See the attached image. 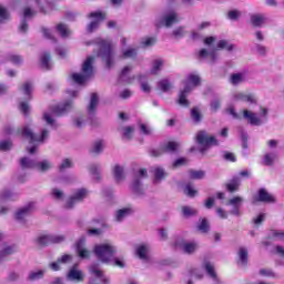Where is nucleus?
<instances>
[{
  "instance_id": "obj_43",
  "label": "nucleus",
  "mask_w": 284,
  "mask_h": 284,
  "mask_svg": "<svg viewBox=\"0 0 284 284\" xmlns=\"http://www.w3.org/2000/svg\"><path fill=\"white\" fill-rule=\"evenodd\" d=\"M181 148V143L170 141L163 146L164 152H176Z\"/></svg>"
},
{
  "instance_id": "obj_55",
  "label": "nucleus",
  "mask_w": 284,
  "mask_h": 284,
  "mask_svg": "<svg viewBox=\"0 0 284 284\" xmlns=\"http://www.w3.org/2000/svg\"><path fill=\"white\" fill-rule=\"evenodd\" d=\"M184 194H186V196L194 197V196H196V194H199V191H196V189L193 185L187 184L184 187Z\"/></svg>"
},
{
  "instance_id": "obj_52",
  "label": "nucleus",
  "mask_w": 284,
  "mask_h": 284,
  "mask_svg": "<svg viewBox=\"0 0 284 284\" xmlns=\"http://www.w3.org/2000/svg\"><path fill=\"white\" fill-rule=\"evenodd\" d=\"M113 174H114L115 181H123L124 173H123L122 166L115 165L113 168Z\"/></svg>"
},
{
  "instance_id": "obj_35",
  "label": "nucleus",
  "mask_w": 284,
  "mask_h": 284,
  "mask_svg": "<svg viewBox=\"0 0 284 284\" xmlns=\"http://www.w3.org/2000/svg\"><path fill=\"white\" fill-rule=\"evenodd\" d=\"M136 254L141 261H148L150 248L145 244H141L136 247Z\"/></svg>"
},
{
  "instance_id": "obj_10",
  "label": "nucleus",
  "mask_w": 284,
  "mask_h": 284,
  "mask_svg": "<svg viewBox=\"0 0 284 284\" xmlns=\"http://www.w3.org/2000/svg\"><path fill=\"white\" fill-rule=\"evenodd\" d=\"M20 165L21 168H23V170L37 168L39 172H48V170L52 169V163L48 160L36 162L34 160H30L29 158H22L20 160Z\"/></svg>"
},
{
  "instance_id": "obj_44",
  "label": "nucleus",
  "mask_w": 284,
  "mask_h": 284,
  "mask_svg": "<svg viewBox=\"0 0 284 284\" xmlns=\"http://www.w3.org/2000/svg\"><path fill=\"white\" fill-rule=\"evenodd\" d=\"M278 159V155L276 152L266 153L264 155V165H272L276 160Z\"/></svg>"
},
{
  "instance_id": "obj_22",
  "label": "nucleus",
  "mask_w": 284,
  "mask_h": 284,
  "mask_svg": "<svg viewBox=\"0 0 284 284\" xmlns=\"http://www.w3.org/2000/svg\"><path fill=\"white\" fill-rule=\"evenodd\" d=\"M75 251L79 258H90V256H92V252H90V250H88V247L85 246V237H81L75 243Z\"/></svg>"
},
{
  "instance_id": "obj_62",
  "label": "nucleus",
  "mask_w": 284,
  "mask_h": 284,
  "mask_svg": "<svg viewBox=\"0 0 284 284\" xmlns=\"http://www.w3.org/2000/svg\"><path fill=\"white\" fill-rule=\"evenodd\" d=\"M265 221V213H260L255 217H253V223L258 227Z\"/></svg>"
},
{
  "instance_id": "obj_12",
  "label": "nucleus",
  "mask_w": 284,
  "mask_h": 284,
  "mask_svg": "<svg viewBox=\"0 0 284 284\" xmlns=\"http://www.w3.org/2000/svg\"><path fill=\"white\" fill-rule=\"evenodd\" d=\"M90 23L87 28L88 32H94L99 28L101 21L108 19V14L103 11H94L89 14Z\"/></svg>"
},
{
  "instance_id": "obj_18",
  "label": "nucleus",
  "mask_w": 284,
  "mask_h": 284,
  "mask_svg": "<svg viewBox=\"0 0 284 284\" xmlns=\"http://www.w3.org/2000/svg\"><path fill=\"white\" fill-rule=\"evenodd\" d=\"M232 101H242V103H248V105L256 104V95L250 92H235L232 95Z\"/></svg>"
},
{
  "instance_id": "obj_7",
  "label": "nucleus",
  "mask_w": 284,
  "mask_h": 284,
  "mask_svg": "<svg viewBox=\"0 0 284 284\" xmlns=\"http://www.w3.org/2000/svg\"><path fill=\"white\" fill-rule=\"evenodd\" d=\"M179 13L169 9L155 17L154 26L155 28H172V26H174V23H179Z\"/></svg>"
},
{
  "instance_id": "obj_38",
  "label": "nucleus",
  "mask_w": 284,
  "mask_h": 284,
  "mask_svg": "<svg viewBox=\"0 0 284 284\" xmlns=\"http://www.w3.org/2000/svg\"><path fill=\"white\" fill-rule=\"evenodd\" d=\"M239 187H241V178H233L226 183V190H229V192H237Z\"/></svg>"
},
{
  "instance_id": "obj_31",
  "label": "nucleus",
  "mask_w": 284,
  "mask_h": 284,
  "mask_svg": "<svg viewBox=\"0 0 284 284\" xmlns=\"http://www.w3.org/2000/svg\"><path fill=\"white\" fill-rule=\"evenodd\" d=\"M98 105H99V95H97L95 93H92L89 105L87 108L88 114H90L92 116V114H94V112H97Z\"/></svg>"
},
{
  "instance_id": "obj_15",
  "label": "nucleus",
  "mask_w": 284,
  "mask_h": 284,
  "mask_svg": "<svg viewBox=\"0 0 284 284\" xmlns=\"http://www.w3.org/2000/svg\"><path fill=\"white\" fill-rule=\"evenodd\" d=\"M34 12H43L41 0H29L28 7H26L23 10L24 19H30V17H34Z\"/></svg>"
},
{
  "instance_id": "obj_21",
  "label": "nucleus",
  "mask_w": 284,
  "mask_h": 284,
  "mask_svg": "<svg viewBox=\"0 0 284 284\" xmlns=\"http://www.w3.org/2000/svg\"><path fill=\"white\" fill-rule=\"evenodd\" d=\"M209 28H212V22L210 21L200 22L196 29L191 32V39H193V41H199L203 39V32Z\"/></svg>"
},
{
  "instance_id": "obj_28",
  "label": "nucleus",
  "mask_w": 284,
  "mask_h": 284,
  "mask_svg": "<svg viewBox=\"0 0 284 284\" xmlns=\"http://www.w3.org/2000/svg\"><path fill=\"white\" fill-rule=\"evenodd\" d=\"M151 172H153L154 183H161L168 176V172L161 166H153Z\"/></svg>"
},
{
  "instance_id": "obj_45",
  "label": "nucleus",
  "mask_w": 284,
  "mask_h": 284,
  "mask_svg": "<svg viewBox=\"0 0 284 284\" xmlns=\"http://www.w3.org/2000/svg\"><path fill=\"white\" fill-rule=\"evenodd\" d=\"M190 179H193V181H201V179H205V171H190L189 172Z\"/></svg>"
},
{
  "instance_id": "obj_6",
  "label": "nucleus",
  "mask_w": 284,
  "mask_h": 284,
  "mask_svg": "<svg viewBox=\"0 0 284 284\" xmlns=\"http://www.w3.org/2000/svg\"><path fill=\"white\" fill-rule=\"evenodd\" d=\"M94 57H88L87 60L82 64V72L81 73H72L71 79L73 83L78 85H83L94 74Z\"/></svg>"
},
{
  "instance_id": "obj_14",
  "label": "nucleus",
  "mask_w": 284,
  "mask_h": 284,
  "mask_svg": "<svg viewBox=\"0 0 284 284\" xmlns=\"http://www.w3.org/2000/svg\"><path fill=\"white\" fill-rule=\"evenodd\" d=\"M39 245H50V243H63L65 235L61 234H41L37 239Z\"/></svg>"
},
{
  "instance_id": "obj_1",
  "label": "nucleus",
  "mask_w": 284,
  "mask_h": 284,
  "mask_svg": "<svg viewBox=\"0 0 284 284\" xmlns=\"http://www.w3.org/2000/svg\"><path fill=\"white\" fill-rule=\"evenodd\" d=\"M71 110L72 101H67L52 106L49 111H45L42 115L44 126L41 128L39 135L34 134V123L32 122L26 124L18 131L20 136H23V139H28L29 141L30 145L27 148L29 154H34L39 145H41V143H45V140L50 136V130H54V128H57V119L54 118L63 116V114H68Z\"/></svg>"
},
{
  "instance_id": "obj_27",
  "label": "nucleus",
  "mask_w": 284,
  "mask_h": 284,
  "mask_svg": "<svg viewBox=\"0 0 284 284\" xmlns=\"http://www.w3.org/2000/svg\"><path fill=\"white\" fill-rule=\"evenodd\" d=\"M250 23L253 28H262V26H265V16L262 13H252L250 16Z\"/></svg>"
},
{
  "instance_id": "obj_8",
  "label": "nucleus",
  "mask_w": 284,
  "mask_h": 284,
  "mask_svg": "<svg viewBox=\"0 0 284 284\" xmlns=\"http://www.w3.org/2000/svg\"><path fill=\"white\" fill-rule=\"evenodd\" d=\"M98 48L100 50L98 57L103 59L108 68H112V65H114V51L112 50V42L109 40H99Z\"/></svg>"
},
{
  "instance_id": "obj_29",
  "label": "nucleus",
  "mask_w": 284,
  "mask_h": 284,
  "mask_svg": "<svg viewBox=\"0 0 284 284\" xmlns=\"http://www.w3.org/2000/svg\"><path fill=\"white\" fill-rule=\"evenodd\" d=\"M32 207H34V203H30L27 206L18 210L16 213L17 221H23V219H26V216H28L30 212H32Z\"/></svg>"
},
{
  "instance_id": "obj_42",
  "label": "nucleus",
  "mask_w": 284,
  "mask_h": 284,
  "mask_svg": "<svg viewBox=\"0 0 284 284\" xmlns=\"http://www.w3.org/2000/svg\"><path fill=\"white\" fill-rule=\"evenodd\" d=\"M7 61L13 63V65H21V63H23V58L19 54L10 53L7 55Z\"/></svg>"
},
{
  "instance_id": "obj_24",
  "label": "nucleus",
  "mask_w": 284,
  "mask_h": 284,
  "mask_svg": "<svg viewBox=\"0 0 284 284\" xmlns=\"http://www.w3.org/2000/svg\"><path fill=\"white\" fill-rule=\"evenodd\" d=\"M90 274H92V276H95L94 278H91L89 281V284H101L103 283V281H105V277L103 276V271H101V268L97 265H92L89 268Z\"/></svg>"
},
{
  "instance_id": "obj_54",
  "label": "nucleus",
  "mask_w": 284,
  "mask_h": 284,
  "mask_svg": "<svg viewBox=\"0 0 284 284\" xmlns=\"http://www.w3.org/2000/svg\"><path fill=\"white\" fill-rule=\"evenodd\" d=\"M172 36L174 39H183L185 37V28L184 27H178L173 30Z\"/></svg>"
},
{
  "instance_id": "obj_57",
  "label": "nucleus",
  "mask_w": 284,
  "mask_h": 284,
  "mask_svg": "<svg viewBox=\"0 0 284 284\" xmlns=\"http://www.w3.org/2000/svg\"><path fill=\"white\" fill-rule=\"evenodd\" d=\"M260 275L265 276L266 278H276V273L270 268H261Z\"/></svg>"
},
{
  "instance_id": "obj_40",
  "label": "nucleus",
  "mask_w": 284,
  "mask_h": 284,
  "mask_svg": "<svg viewBox=\"0 0 284 284\" xmlns=\"http://www.w3.org/2000/svg\"><path fill=\"white\" fill-rule=\"evenodd\" d=\"M158 88L162 92H170V90H172V88H174V85L172 84V82H170V80L163 79V80L159 81Z\"/></svg>"
},
{
  "instance_id": "obj_49",
  "label": "nucleus",
  "mask_w": 284,
  "mask_h": 284,
  "mask_svg": "<svg viewBox=\"0 0 284 284\" xmlns=\"http://www.w3.org/2000/svg\"><path fill=\"white\" fill-rule=\"evenodd\" d=\"M122 136L123 139L130 140L134 136V126H124L122 128Z\"/></svg>"
},
{
  "instance_id": "obj_32",
  "label": "nucleus",
  "mask_w": 284,
  "mask_h": 284,
  "mask_svg": "<svg viewBox=\"0 0 284 284\" xmlns=\"http://www.w3.org/2000/svg\"><path fill=\"white\" fill-rule=\"evenodd\" d=\"M230 81L233 85H239L240 83L247 81V73L245 72L234 73L231 75Z\"/></svg>"
},
{
  "instance_id": "obj_50",
  "label": "nucleus",
  "mask_w": 284,
  "mask_h": 284,
  "mask_svg": "<svg viewBox=\"0 0 284 284\" xmlns=\"http://www.w3.org/2000/svg\"><path fill=\"white\" fill-rule=\"evenodd\" d=\"M34 89V85L32 84V82H26L21 90L23 92V94L27 97V99H30V94H32V90Z\"/></svg>"
},
{
  "instance_id": "obj_11",
  "label": "nucleus",
  "mask_w": 284,
  "mask_h": 284,
  "mask_svg": "<svg viewBox=\"0 0 284 284\" xmlns=\"http://www.w3.org/2000/svg\"><path fill=\"white\" fill-rule=\"evenodd\" d=\"M205 272L211 278L216 281V271H214V264L207 261L203 263L202 268H194L191 274L193 278L201 280L203 276H205Z\"/></svg>"
},
{
  "instance_id": "obj_41",
  "label": "nucleus",
  "mask_w": 284,
  "mask_h": 284,
  "mask_svg": "<svg viewBox=\"0 0 284 284\" xmlns=\"http://www.w3.org/2000/svg\"><path fill=\"white\" fill-rule=\"evenodd\" d=\"M241 16H242L241 10L231 9L226 13V19H229V21H239V19H241Z\"/></svg>"
},
{
  "instance_id": "obj_19",
  "label": "nucleus",
  "mask_w": 284,
  "mask_h": 284,
  "mask_svg": "<svg viewBox=\"0 0 284 284\" xmlns=\"http://www.w3.org/2000/svg\"><path fill=\"white\" fill-rule=\"evenodd\" d=\"M148 176V170L140 169L138 174L135 175L133 183L131 185L134 194H143V186L141 185V180Z\"/></svg>"
},
{
  "instance_id": "obj_56",
  "label": "nucleus",
  "mask_w": 284,
  "mask_h": 284,
  "mask_svg": "<svg viewBox=\"0 0 284 284\" xmlns=\"http://www.w3.org/2000/svg\"><path fill=\"white\" fill-rule=\"evenodd\" d=\"M10 19V13L8 12V9L0 4V23H3V21H8Z\"/></svg>"
},
{
  "instance_id": "obj_61",
  "label": "nucleus",
  "mask_w": 284,
  "mask_h": 284,
  "mask_svg": "<svg viewBox=\"0 0 284 284\" xmlns=\"http://www.w3.org/2000/svg\"><path fill=\"white\" fill-rule=\"evenodd\" d=\"M182 212L185 216H194L196 214V210L191 206H183Z\"/></svg>"
},
{
  "instance_id": "obj_3",
  "label": "nucleus",
  "mask_w": 284,
  "mask_h": 284,
  "mask_svg": "<svg viewBox=\"0 0 284 284\" xmlns=\"http://www.w3.org/2000/svg\"><path fill=\"white\" fill-rule=\"evenodd\" d=\"M227 114L233 116V119H245L250 125H263V123H267L270 109L265 106H260L257 112L250 111L248 109L242 110L241 113H236L234 106H229L226 109Z\"/></svg>"
},
{
  "instance_id": "obj_13",
  "label": "nucleus",
  "mask_w": 284,
  "mask_h": 284,
  "mask_svg": "<svg viewBox=\"0 0 284 284\" xmlns=\"http://www.w3.org/2000/svg\"><path fill=\"white\" fill-rule=\"evenodd\" d=\"M67 281L71 283H83L85 281V273L74 264L65 275Z\"/></svg>"
},
{
  "instance_id": "obj_9",
  "label": "nucleus",
  "mask_w": 284,
  "mask_h": 284,
  "mask_svg": "<svg viewBox=\"0 0 284 284\" xmlns=\"http://www.w3.org/2000/svg\"><path fill=\"white\" fill-rule=\"evenodd\" d=\"M195 139L196 143L200 145L199 150L201 154H204L209 148H212V145H219L216 138L207 134L205 131L197 132Z\"/></svg>"
},
{
  "instance_id": "obj_26",
  "label": "nucleus",
  "mask_w": 284,
  "mask_h": 284,
  "mask_svg": "<svg viewBox=\"0 0 284 284\" xmlns=\"http://www.w3.org/2000/svg\"><path fill=\"white\" fill-rule=\"evenodd\" d=\"M165 65V60L162 58H155L151 61V69L150 74L153 77H158V74H161V71L163 70Z\"/></svg>"
},
{
  "instance_id": "obj_30",
  "label": "nucleus",
  "mask_w": 284,
  "mask_h": 284,
  "mask_svg": "<svg viewBox=\"0 0 284 284\" xmlns=\"http://www.w3.org/2000/svg\"><path fill=\"white\" fill-rule=\"evenodd\" d=\"M130 214H132V209L130 207L120 209L115 212L114 220L118 223H121V221H125V219H128Z\"/></svg>"
},
{
  "instance_id": "obj_16",
  "label": "nucleus",
  "mask_w": 284,
  "mask_h": 284,
  "mask_svg": "<svg viewBox=\"0 0 284 284\" xmlns=\"http://www.w3.org/2000/svg\"><path fill=\"white\" fill-rule=\"evenodd\" d=\"M175 247H180L184 254H194V252L199 250V243L178 239L175 242Z\"/></svg>"
},
{
  "instance_id": "obj_4",
  "label": "nucleus",
  "mask_w": 284,
  "mask_h": 284,
  "mask_svg": "<svg viewBox=\"0 0 284 284\" xmlns=\"http://www.w3.org/2000/svg\"><path fill=\"white\" fill-rule=\"evenodd\" d=\"M183 83L184 89L179 93L178 103L179 105H182V108H187V105H190L187 94H190L194 88L201 84V78L196 73H190Z\"/></svg>"
},
{
  "instance_id": "obj_20",
  "label": "nucleus",
  "mask_w": 284,
  "mask_h": 284,
  "mask_svg": "<svg viewBox=\"0 0 284 284\" xmlns=\"http://www.w3.org/2000/svg\"><path fill=\"white\" fill-rule=\"evenodd\" d=\"M253 202L254 203H258V202H261V203H275L276 197H274V195L270 194V192H267V190L260 189L257 191V193L254 195Z\"/></svg>"
},
{
  "instance_id": "obj_2",
  "label": "nucleus",
  "mask_w": 284,
  "mask_h": 284,
  "mask_svg": "<svg viewBox=\"0 0 284 284\" xmlns=\"http://www.w3.org/2000/svg\"><path fill=\"white\" fill-rule=\"evenodd\" d=\"M203 45H205V48L199 51V59H201V61H206V63H210L211 65L221 60L220 50H226L227 52L234 50V44L230 43V41H216V37L214 36L203 38Z\"/></svg>"
},
{
  "instance_id": "obj_64",
  "label": "nucleus",
  "mask_w": 284,
  "mask_h": 284,
  "mask_svg": "<svg viewBox=\"0 0 284 284\" xmlns=\"http://www.w3.org/2000/svg\"><path fill=\"white\" fill-rule=\"evenodd\" d=\"M140 131L142 134H150L152 132V128L146 123H140Z\"/></svg>"
},
{
  "instance_id": "obj_51",
  "label": "nucleus",
  "mask_w": 284,
  "mask_h": 284,
  "mask_svg": "<svg viewBox=\"0 0 284 284\" xmlns=\"http://www.w3.org/2000/svg\"><path fill=\"white\" fill-rule=\"evenodd\" d=\"M197 230L203 234L210 232V222H207L205 219H202L197 224Z\"/></svg>"
},
{
  "instance_id": "obj_37",
  "label": "nucleus",
  "mask_w": 284,
  "mask_h": 284,
  "mask_svg": "<svg viewBox=\"0 0 284 284\" xmlns=\"http://www.w3.org/2000/svg\"><path fill=\"white\" fill-rule=\"evenodd\" d=\"M247 260H248V252L247 248L241 247L237 251V263L240 265H247Z\"/></svg>"
},
{
  "instance_id": "obj_48",
  "label": "nucleus",
  "mask_w": 284,
  "mask_h": 284,
  "mask_svg": "<svg viewBox=\"0 0 284 284\" xmlns=\"http://www.w3.org/2000/svg\"><path fill=\"white\" fill-rule=\"evenodd\" d=\"M136 49L129 47L122 51V59H134Z\"/></svg>"
},
{
  "instance_id": "obj_59",
  "label": "nucleus",
  "mask_w": 284,
  "mask_h": 284,
  "mask_svg": "<svg viewBox=\"0 0 284 284\" xmlns=\"http://www.w3.org/2000/svg\"><path fill=\"white\" fill-rule=\"evenodd\" d=\"M51 194L57 201H63V199H65V194L59 189H53Z\"/></svg>"
},
{
  "instance_id": "obj_5",
  "label": "nucleus",
  "mask_w": 284,
  "mask_h": 284,
  "mask_svg": "<svg viewBox=\"0 0 284 284\" xmlns=\"http://www.w3.org/2000/svg\"><path fill=\"white\" fill-rule=\"evenodd\" d=\"M116 252L119 248L112 242L95 244L93 247V253L101 263H112Z\"/></svg>"
},
{
  "instance_id": "obj_39",
  "label": "nucleus",
  "mask_w": 284,
  "mask_h": 284,
  "mask_svg": "<svg viewBox=\"0 0 284 284\" xmlns=\"http://www.w3.org/2000/svg\"><path fill=\"white\" fill-rule=\"evenodd\" d=\"M138 81H139V83H140V85H141V90H142V92H151V90H152V87L150 85V83L148 82V77H145V75H139L138 77Z\"/></svg>"
},
{
  "instance_id": "obj_36",
  "label": "nucleus",
  "mask_w": 284,
  "mask_h": 284,
  "mask_svg": "<svg viewBox=\"0 0 284 284\" xmlns=\"http://www.w3.org/2000/svg\"><path fill=\"white\" fill-rule=\"evenodd\" d=\"M105 150V141L97 140L91 146V154H101Z\"/></svg>"
},
{
  "instance_id": "obj_34",
  "label": "nucleus",
  "mask_w": 284,
  "mask_h": 284,
  "mask_svg": "<svg viewBox=\"0 0 284 284\" xmlns=\"http://www.w3.org/2000/svg\"><path fill=\"white\" fill-rule=\"evenodd\" d=\"M40 67L43 70H50L52 68V59L50 58V53H42L40 57Z\"/></svg>"
},
{
  "instance_id": "obj_23",
  "label": "nucleus",
  "mask_w": 284,
  "mask_h": 284,
  "mask_svg": "<svg viewBox=\"0 0 284 284\" xmlns=\"http://www.w3.org/2000/svg\"><path fill=\"white\" fill-rule=\"evenodd\" d=\"M226 205H231L232 209L230 213L233 214V216H241V205H243V197H232L231 200H229Z\"/></svg>"
},
{
  "instance_id": "obj_63",
  "label": "nucleus",
  "mask_w": 284,
  "mask_h": 284,
  "mask_svg": "<svg viewBox=\"0 0 284 284\" xmlns=\"http://www.w3.org/2000/svg\"><path fill=\"white\" fill-rule=\"evenodd\" d=\"M187 165V158H180L173 162V168H183Z\"/></svg>"
},
{
  "instance_id": "obj_53",
  "label": "nucleus",
  "mask_w": 284,
  "mask_h": 284,
  "mask_svg": "<svg viewBox=\"0 0 284 284\" xmlns=\"http://www.w3.org/2000/svg\"><path fill=\"white\" fill-rule=\"evenodd\" d=\"M191 116H192V119H193V121H194L195 123L201 122V119H203V116L201 115V109H199V108H193V109L191 110Z\"/></svg>"
},
{
  "instance_id": "obj_46",
  "label": "nucleus",
  "mask_w": 284,
  "mask_h": 284,
  "mask_svg": "<svg viewBox=\"0 0 284 284\" xmlns=\"http://www.w3.org/2000/svg\"><path fill=\"white\" fill-rule=\"evenodd\" d=\"M156 43V38L154 37H148L143 38L140 42L141 48H152Z\"/></svg>"
},
{
  "instance_id": "obj_60",
  "label": "nucleus",
  "mask_w": 284,
  "mask_h": 284,
  "mask_svg": "<svg viewBox=\"0 0 284 284\" xmlns=\"http://www.w3.org/2000/svg\"><path fill=\"white\" fill-rule=\"evenodd\" d=\"M211 111L213 112H219V110L221 109V100L219 98H215L211 101Z\"/></svg>"
},
{
  "instance_id": "obj_33",
  "label": "nucleus",
  "mask_w": 284,
  "mask_h": 284,
  "mask_svg": "<svg viewBox=\"0 0 284 284\" xmlns=\"http://www.w3.org/2000/svg\"><path fill=\"white\" fill-rule=\"evenodd\" d=\"M130 72H132V67L126 65L122 69L120 79L124 81V83H134V78H130Z\"/></svg>"
},
{
  "instance_id": "obj_17",
  "label": "nucleus",
  "mask_w": 284,
  "mask_h": 284,
  "mask_svg": "<svg viewBox=\"0 0 284 284\" xmlns=\"http://www.w3.org/2000/svg\"><path fill=\"white\" fill-rule=\"evenodd\" d=\"M85 196H88V190L85 189H79L78 191H75V193L65 202L64 207L67 210H72V207H74L75 203H81V201H83V199H85Z\"/></svg>"
},
{
  "instance_id": "obj_25",
  "label": "nucleus",
  "mask_w": 284,
  "mask_h": 284,
  "mask_svg": "<svg viewBox=\"0 0 284 284\" xmlns=\"http://www.w3.org/2000/svg\"><path fill=\"white\" fill-rule=\"evenodd\" d=\"M68 263H72V255H62L60 258H58V261L49 264V267L53 271V272H59V270H61V267H63V265H68Z\"/></svg>"
},
{
  "instance_id": "obj_58",
  "label": "nucleus",
  "mask_w": 284,
  "mask_h": 284,
  "mask_svg": "<svg viewBox=\"0 0 284 284\" xmlns=\"http://www.w3.org/2000/svg\"><path fill=\"white\" fill-rule=\"evenodd\" d=\"M45 271H34L29 274L30 281H39V278H43Z\"/></svg>"
},
{
  "instance_id": "obj_47",
  "label": "nucleus",
  "mask_w": 284,
  "mask_h": 284,
  "mask_svg": "<svg viewBox=\"0 0 284 284\" xmlns=\"http://www.w3.org/2000/svg\"><path fill=\"white\" fill-rule=\"evenodd\" d=\"M57 30H58L59 34H61L63 38L70 37V34H72V31H70L68 26H65L63 23H59L57 26Z\"/></svg>"
}]
</instances>
